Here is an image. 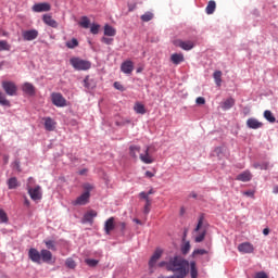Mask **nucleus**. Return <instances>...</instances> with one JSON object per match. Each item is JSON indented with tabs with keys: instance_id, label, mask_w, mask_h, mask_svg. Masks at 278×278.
Segmentation results:
<instances>
[{
	"instance_id": "f257e3e1",
	"label": "nucleus",
	"mask_w": 278,
	"mask_h": 278,
	"mask_svg": "<svg viewBox=\"0 0 278 278\" xmlns=\"http://www.w3.org/2000/svg\"><path fill=\"white\" fill-rule=\"evenodd\" d=\"M188 266H190V263L179 255L169 258L167 270L176 273L169 278H186V275H188Z\"/></svg>"
},
{
	"instance_id": "f03ea898",
	"label": "nucleus",
	"mask_w": 278,
	"mask_h": 278,
	"mask_svg": "<svg viewBox=\"0 0 278 278\" xmlns=\"http://www.w3.org/2000/svg\"><path fill=\"white\" fill-rule=\"evenodd\" d=\"M70 64L75 68V71H90L92 63L87 60H83L79 58H72L70 59Z\"/></svg>"
},
{
	"instance_id": "7ed1b4c3",
	"label": "nucleus",
	"mask_w": 278,
	"mask_h": 278,
	"mask_svg": "<svg viewBox=\"0 0 278 278\" xmlns=\"http://www.w3.org/2000/svg\"><path fill=\"white\" fill-rule=\"evenodd\" d=\"M203 220H204V217H203V215H201L198 219V225L194 229V233H198L195 236L194 242H203V240H205L207 230L205 228H203Z\"/></svg>"
},
{
	"instance_id": "20e7f679",
	"label": "nucleus",
	"mask_w": 278,
	"mask_h": 278,
	"mask_svg": "<svg viewBox=\"0 0 278 278\" xmlns=\"http://www.w3.org/2000/svg\"><path fill=\"white\" fill-rule=\"evenodd\" d=\"M2 88L9 97H16V92L18 91V87H16V84L10 80L2 81Z\"/></svg>"
},
{
	"instance_id": "39448f33",
	"label": "nucleus",
	"mask_w": 278,
	"mask_h": 278,
	"mask_svg": "<svg viewBox=\"0 0 278 278\" xmlns=\"http://www.w3.org/2000/svg\"><path fill=\"white\" fill-rule=\"evenodd\" d=\"M28 194L33 201H40L42 199V191L40 186H36L31 188V186H27Z\"/></svg>"
},
{
	"instance_id": "423d86ee",
	"label": "nucleus",
	"mask_w": 278,
	"mask_h": 278,
	"mask_svg": "<svg viewBox=\"0 0 278 278\" xmlns=\"http://www.w3.org/2000/svg\"><path fill=\"white\" fill-rule=\"evenodd\" d=\"M52 103L56 108H66V99L62 96V93H52L51 94Z\"/></svg>"
},
{
	"instance_id": "0eeeda50",
	"label": "nucleus",
	"mask_w": 278,
	"mask_h": 278,
	"mask_svg": "<svg viewBox=\"0 0 278 278\" xmlns=\"http://www.w3.org/2000/svg\"><path fill=\"white\" fill-rule=\"evenodd\" d=\"M175 47H179L180 49H184V51H192L194 49V42L192 41H184L181 39H177L174 41Z\"/></svg>"
},
{
	"instance_id": "6e6552de",
	"label": "nucleus",
	"mask_w": 278,
	"mask_h": 278,
	"mask_svg": "<svg viewBox=\"0 0 278 278\" xmlns=\"http://www.w3.org/2000/svg\"><path fill=\"white\" fill-rule=\"evenodd\" d=\"M33 12H50L51 11V4L49 2H39L31 7Z\"/></svg>"
},
{
	"instance_id": "1a4fd4ad",
	"label": "nucleus",
	"mask_w": 278,
	"mask_h": 278,
	"mask_svg": "<svg viewBox=\"0 0 278 278\" xmlns=\"http://www.w3.org/2000/svg\"><path fill=\"white\" fill-rule=\"evenodd\" d=\"M90 203V193L84 192L75 201L72 202L73 205H88Z\"/></svg>"
},
{
	"instance_id": "9d476101",
	"label": "nucleus",
	"mask_w": 278,
	"mask_h": 278,
	"mask_svg": "<svg viewBox=\"0 0 278 278\" xmlns=\"http://www.w3.org/2000/svg\"><path fill=\"white\" fill-rule=\"evenodd\" d=\"M239 253L251 254L255 251V247L251 242H243L238 245Z\"/></svg>"
},
{
	"instance_id": "9b49d317",
	"label": "nucleus",
	"mask_w": 278,
	"mask_h": 278,
	"mask_svg": "<svg viewBox=\"0 0 278 278\" xmlns=\"http://www.w3.org/2000/svg\"><path fill=\"white\" fill-rule=\"evenodd\" d=\"M28 257L35 264H40V262H41V252L39 253L35 248H31L28 251Z\"/></svg>"
},
{
	"instance_id": "f8f14e48",
	"label": "nucleus",
	"mask_w": 278,
	"mask_h": 278,
	"mask_svg": "<svg viewBox=\"0 0 278 278\" xmlns=\"http://www.w3.org/2000/svg\"><path fill=\"white\" fill-rule=\"evenodd\" d=\"M122 73H125V75H131L134 73V62L132 61H125L121 65Z\"/></svg>"
},
{
	"instance_id": "ddd939ff",
	"label": "nucleus",
	"mask_w": 278,
	"mask_h": 278,
	"mask_svg": "<svg viewBox=\"0 0 278 278\" xmlns=\"http://www.w3.org/2000/svg\"><path fill=\"white\" fill-rule=\"evenodd\" d=\"M114 220H115L114 217H110L104 223V231H105L106 236H110L112 233V231H114V229H116V224L114 223Z\"/></svg>"
},
{
	"instance_id": "4468645a",
	"label": "nucleus",
	"mask_w": 278,
	"mask_h": 278,
	"mask_svg": "<svg viewBox=\"0 0 278 278\" xmlns=\"http://www.w3.org/2000/svg\"><path fill=\"white\" fill-rule=\"evenodd\" d=\"M22 36H23L24 40H26V41L36 40V38H38V30H36V29L24 30L22 33Z\"/></svg>"
},
{
	"instance_id": "2eb2a0df",
	"label": "nucleus",
	"mask_w": 278,
	"mask_h": 278,
	"mask_svg": "<svg viewBox=\"0 0 278 278\" xmlns=\"http://www.w3.org/2000/svg\"><path fill=\"white\" fill-rule=\"evenodd\" d=\"M42 22L45 23V25H48V27H53V29H58V21L53 20V16L45 14L42 16Z\"/></svg>"
},
{
	"instance_id": "dca6fc26",
	"label": "nucleus",
	"mask_w": 278,
	"mask_h": 278,
	"mask_svg": "<svg viewBox=\"0 0 278 278\" xmlns=\"http://www.w3.org/2000/svg\"><path fill=\"white\" fill-rule=\"evenodd\" d=\"M247 126L249 129H261V127H264V124L256 118L251 117L247 121Z\"/></svg>"
},
{
	"instance_id": "f3484780",
	"label": "nucleus",
	"mask_w": 278,
	"mask_h": 278,
	"mask_svg": "<svg viewBox=\"0 0 278 278\" xmlns=\"http://www.w3.org/2000/svg\"><path fill=\"white\" fill-rule=\"evenodd\" d=\"M162 249H156L155 252L153 253V255L151 256L150 261H149V266L150 268H153V266H155V264H157V260H160V257H162Z\"/></svg>"
},
{
	"instance_id": "a211bd4d",
	"label": "nucleus",
	"mask_w": 278,
	"mask_h": 278,
	"mask_svg": "<svg viewBox=\"0 0 278 278\" xmlns=\"http://www.w3.org/2000/svg\"><path fill=\"white\" fill-rule=\"evenodd\" d=\"M149 147L146 148L144 150V154H139V159L141 160V162H143V164H153V156H151V154H149Z\"/></svg>"
},
{
	"instance_id": "6ab92c4d",
	"label": "nucleus",
	"mask_w": 278,
	"mask_h": 278,
	"mask_svg": "<svg viewBox=\"0 0 278 278\" xmlns=\"http://www.w3.org/2000/svg\"><path fill=\"white\" fill-rule=\"evenodd\" d=\"M236 179L237 181L243 182L251 181V179H253V174H251L250 170H244L241 174H239Z\"/></svg>"
},
{
	"instance_id": "aec40b11",
	"label": "nucleus",
	"mask_w": 278,
	"mask_h": 278,
	"mask_svg": "<svg viewBox=\"0 0 278 278\" xmlns=\"http://www.w3.org/2000/svg\"><path fill=\"white\" fill-rule=\"evenodd\" d=\"M22 90L23 92H25V94H28L29 97H34V94H36V87H34L30 83H25L22 86Z\"/></svg>"
},
{
	"instance_id": "412c9836",
	"label": "nucleus",
	"mask_w": 278,
	"mask_h": 278,
	"mask_svg": "<svg viewBox=\"0 0 278 278\" xmlns=\"http://www.w3.org/2000/svg\"><path fill=\"white\" fill-rule=\"evenodd\" d=\"M45 128L47 131H54L55 130V121L51 117H45Z\"/></svg>"
},
{
	"instance_id": "4be33fe9",
	"label": "nucleus",
	"mask_w": 278,
	"mask_h": 278,
	"mask_svg": "<svg viewBox=\"0 0 278 278\" xmlns=\"http://www.w3.org/2000/svg\"><path fill=\"white\" fill-rule=\"evenodd\" d=\"M233 105H236V100L233 98H228L222 102L220 108L226 112L227 110H231Z\"/></svg>"
},
{
	"instance_id": "5701e85b",
	"label": "nucleus",
	"mask_w": 278,
	"mask_h": 278,
	"mask_svg": "<svg viewBox=\"0 0 278 278\" xmlns=\"http://www.w3.org/2000/svg\"><path fill=\"white\" fill-rule=\"evenodd\" d=\"M51 260H53V254L49 250H41V261L46 264H51Z\"/></svg>"
},
{
	"instance_id": "b1692460",
	"label": "nucleus",
	"mask_w": 278,
	"mask_h": 278,
	"mask_svg": "<svg viewBox=\"0 0 278 278\" xmlns=\"http://www.w3.org/2000/svg\"><path fill=\"white\" fill-rule=\"evenodd\" d=\"M94 218H97V211H88L84 215L83 222L92 224Z\"/></svg>"
},
{
	"instance_id": "393cba45",
	"label": "nucleus",
	"mask_w": 278,
	"mask_h": 278,
	"mask_svg": "<svg viewBox=\"0 0 278 278\" xmlns=\"http://www.w3.org/2000/svg\"><path fill=\"white\" fill-rule=\"evenodd\" d=\"M184 60L185 58L181 53H174L170 55V62H173V64L179 65L181 62H184Z\"/></svg>"
},
{
	"instance_id": "a878e982",
	"label": "nucleus",
	"mask_w": 278,
	"mask_h": 278,
	"mask_svg": "<svg viewBox=\"0 0 278 278\" xmlns=\"http://www.w3.org/2000/svg\"><path fill=\"white\" fill-rule=\"evenodd\" d=\"M140 147L130 146L129 147V155L132 156L134 160H138V155H140Z\"/></svg>"
},
{
	"instance_id": "bb28decb",
	"label": "nucleus",
	"mask_w": 278,
	"mask_h": 278,
	"mask_svg": "<svg viewBox=\"0 0 278 278\" xmlns=\"http://www.w3.org/2000/svg\"><path fill=\"white\" fill-rule=\"evenodd\" d=\"M21 184H18V179L16 177H12L8 180L9 190H16Z\"/></svg>"
},
{
	"instance_id": "cd10ccee",
	"label": "nucleus",
	"mask_w": 278,
	"mask_h": 278,
	"mask_svg": "<svg viewBox=\"0 0 278 278\" xmlns=\"http://www.w3.org/2000/svg\"><path fill=\"white\" fill-rule=\"evenodd\" d=\"M134 111L136 112V114H147V109L144 108V104L140 102L135 103Z\"/></svg>"
},
{
	"instance_id": "c85d7f7f",
	"label": "nucleus",
	"mask_w": 278,
	"mask_h": 278,
	"mask_svg": "<svg viewBox=\"0 0 278 278\" xmlns=\"http://www.w3.org/2000/svg\"><path fill=\"white\" fill-rule=\"evenodd\" d=\"M205 12L206 14H213L214 12H216V1L214 0L208 1L205 8Z\"/></svg>"
},
{
	"instance_id": "c756f323",
	"label": "nucleus",
	"mask_w": 278,
	"mask_h": 278,
	"mask_svg": "<svg viewBox=\"0 0 278 278\" xmlns=\"http://www.w3.org/2000/svg\"><path fill=\"white\" fill-rule=\"evenodd\" d=\"M104 36H111V37L116 36V28L106 24L104 26Z\"/></svg>"
},
{
	"instance_id": "7c9ffc66",
	"label": "nucleus",
	"mask_w": 278,
	"mask_h": 278,
	"mask_svg": "<svg viewBox=\"0 0 278 278\" xmlns=\"http://www.w3.org/2000/svg\"><path fill=\"white\" fill-rule=\"evenodd\" d=\"M190 275H191V278H198L199 277V270L197 269V263L195 262L190 263Z\"/></svg>"
},
{
	"instance_id": "2f4dec72",
	"label": "nucleus",
	"mask_w": 278,
	"mask_h": 278,
	"mask_svg": "<svg viewBox=\"0 0 278 278\" xmlns=\"http://www.w3.org/2000/svg\"><path fill=\"white\" fill-rule=\"evenodd\" d=\"M213 77H214L216 86H220V84H223V78H222L223 72H220V71L214 72Z\"/></svg>"
},
{
	"instance_id": "473e14b6",
	"label": "nucleus",
	"mask_w": 278,
	"mask_h": 278,
	"mask_svg": "<svg viewBox=\"0 0 278 278\" xmlns=\"http://www.w3.org/2000/svg\"><path fill=\"white\" fill-rule=\"evenodd\" d=\"M78 25L80 27H84V29H88V27H90V18H88V16H83Z\"/></svg>"
},
{
	"instance_id": "72a5a7b5",
	"label": "nucleus",
	"mask_w": 278,
	"mask_h": 278,
	"mask_svg": "<svg viewBox=\"0 0 278 278\" xmlns=\"http://www.w3.org/2000/svg\"><path fill=\"white\" fill-rule=\"evenodd\" d=\"M153 13L151 11H148L141 15V21H143V23H149V21H153Z\"/></svg>"
},
{
	"instance_id": "f704fd0d",
	"label": "nucleus",
	"mask_w": 278,
	"mask_h": 278,
	"mask_svg": "<svg viewBox=\"0 0 278 278\" xmlns=\"http://www.w3.org/2000/svg\"><path fill=\"white\" fill-rule=\"evenodd\" d=\"M0 105H3L4 108H10V100H8V98H5V94H3L2 92H0Z\"/></svg>"
},
{
	"instance_id": "c9c22d12",
	"label": "nucleus",
	"mask_w": 278,
	"mask_h": 278,
	"mask_svg": "<svg viewBox=\"0 0 278 278\" xmlns=\"http://www.w3.org/2000/svg\"><path fill=\"white\" fill-rule=\"evenodd\" d=\"M84 86L87 90H92V88H94V84H92V80L88 76L84 79Z\"/></svg>"
},
{
	"instance_id": "e433bc0d",
	"label": "nucleus",
	"mask_w": 278,
	"mask_h": 278,
	"mask_svg": "<svg viewBox=\"0 0 278 278\" xmlns=\"http://www.w3.org/2000/svg\"><path fill=\"white\" fill-rule=\"evenodd\" d=\"M264 118H266V121H268L269 123H275V121H277V118L273 116V112L268 110L264 112Z\"/></svg>"
},
{
	"instance_id": "4c0bfd02",
	"label": "nucleus",
	"mask_w": 278,
	"mask_h": 278,
	"mask_svg": "<svg viewBox=\"0 0 278 278\" xmlns=\"http://www.w3.org/2000/svg\"><path fill=\"white\" fill-rule=\"evenodd\" d=\"M10 49H12V47L7 40H0V51H10Z\"/></svg>"
},
{
	"instance_id": "58836bf2",
	"label": "nucleus",
	"mask_w": 278,
	"mask_h": 278,
	"mask_svg": "<svg viewBox=\"0 0 278 278\" xmlns=\"http://www.w3.org/2000/svg\"><path fill=\"white\" fill-rule=\"evenodd\" d=\"M67 49H75V47H79V41L77 39L73 38L71 41L66 42Z\"/></svg>"
},
{
	"instance_id": "ea45409f",
	"label": "nucleus",
	"mask_w": 278,
	"mask_h": 278,
	"mask_svg": "<svg viewBox=\"0 0 278 278\" xmlns=\"http://www.w3.org/2000/svg\"><path fill=\"white\" fill-rule=\"evenodd\" d=\"M85 262H86V265L90 266L91 268H94V266H97V264H99V261H97L94 258H87Z\"/></svg>"
},
{
	"instance_id": "a19ab883",
	"label": "nucleus",
	"mask_w": 278,
	"mask_h": 278,
	"mask_svg": "<svg viewBox=\"0 0 278 278\" xmlns=\"http://www.w3.org/2000/svg\"><path fill=\"white\" fill-rule=\"evenodd\" d=\"M47 249H49L50 251H58V249L55 248V242L49 240L45 242Z\"/></svg>"
},
{
	"instance_id": "79ce46f5",
	"label": "nucleus",
	"mask_w": 278,
	"mask_h": 278,
	"mask_svg": "<svg viewBox=\"0 0 278 278\" xmlns=\"http://www.w3.org/2000/svg\"><path fill=\"white\" fill-rule=\"evenodd\" d=\"M0 223H8V214L3 208H0Z\"/></svg>"
},
{
	"instance_id": "37998d69",
	"label": "nucleus",
	"mask_w": 278,
	"mask_h": 278,
	"mask_svg": "<svg viewBox=\"0 0 278 278\" xmlns=\"http://www.w3.org/2000/svg\"><path fill=\"white\" fill-rule=\"evenodd\" d=\"M83 188L85 192H88V194H90V192L94 190V186L90 185L89 182H86L85 185H83Z\"/></svg>"
},
{
	"instance_id": "c03bdc74",
	"label": "nucleus",
	"mask_w": 278,
	"mask_h": 278,
	"mask_svg": "<svg viewBox=\"0 0 278 278\" xmlns=\"http://www.w3.org/2000/svg\"><path fill=\"white\" fill-rule=\"evenodd\" d=\"M65 266H67V268H75V266H77L75 264V261L73 258H67L66 262H65Z\"/></svg>"
},
{
	"instance_id": "a18cd8bd",
	"label": "nucleus",
	"mask_w": 278,
	"mask_h": 278,
	"mask_svg": "<svg viewBox=\"0 0 278 278\" xmlns=\"http://www.w3.org/2000/svg\"><path fill=\"white\" fill-rule=\"evenodd\" d=\"M189 251H190V242H186L181 248V252L184 253V255H188Z\"/></svg>"
},
{
	"instance_id": "49530a36",
	"label": "nucleus",
	"mask_w": 278,
	"mask_h": 278,
	"mask_svg": "<svg viewBox=\"0 0 278 278\" xmlns=\"http://www.w3.org/2000/svg\"><path fill=\"white\" fill-rule=\"evenodd\" d=\"M254 168H260L261 170H267L268 169V164L264 163V164H260V163H255L253 165Z\"/></svg>"
},
{
	"instance_id": "de8ad7c7",
	"label": "nucleus",
	"mask_w": 278,
	"mask_h": 278,
	"mask_svg": "<svg viewBox=\"0 0 278 278\" xmlns=\"http://www.w3.org/2000/svg\"><path fill=\"white\" fill-rule=\"evenodd\" d=\"M151 212V200L146 201V205L143 207V213L149 214Z\"/></svg>"
},
{
	"instance_id": "09e8293b",
	"label": "nucleus",
	"mask_w": 278,
	"mask_h": 278,
	"mask_svg": "<svg viewBox=\"0 0 278 278\" xmlns=\"http://www.w3.org/2000/svg\"><path fill=\"white\" fill-rule=\"evenodd\" d=\"M114 89L119 90L121 92H125V87L118 81L114 83Z\"/></svg>"
},
{
	"instance_id": "8fccbe9b",
	"label": "nucleus",
	"mask_w": 278,
	"mask_h": 278,
	"mask_svg": "<svg viewBox=\"0 0 278 278\" xmlns=\"http://www.w3.org/2000/svg\"><path fill=\"white\" fill-rule=\"evenodd\" d=\"M193 255H207V251L204 249H198L193 251Z\"/></svg>"
},
{
	"instance_id": "3c124183",
	"label": "nucleus",
	"mask_w": 278,
	"mask_h": 278,
	"mask_svg": "<svg viewBox=\"0 0 278 278\" xmlns=\"http://www.w3.org/2000/svg\"><path fill=\"white\" fill-rule=\"evenodd\" d=\"M118 229L122 231V233H125V230L127 229V224L125 222L118 223Z\"/></svg>"
},
{
	"instance_id": "603ef678",
	"label": "nucleus",
	"mask_w": 278,
	"mask_h": 278,
	"mask_svg": "<svg viewBox=\"0 0 278 278\" xmlns=\"http://www.w3.org/2000/svg\"><path fill=\"white\" fill-rule=\"evenodd\" d=\"M99 25L98 24H93L91 27H90V31H91V34H93V35H97V34H99Z\"/></svg>"
},
{
	"instance_id": "864d4df0",
	"label": "nucleus",
	"mask_w": 278,
	"mask_h": 278,
	"mask_svg": "<svg viewBox=\"0 0 278 278\" xmlns=\"http://www.w3.org/2000/svg\"><path fill=\"white\" fill-rule=\"evenodd\" d=\"M254 278H268V274L265 271H258L254 275Z\"/></svg>"
},
{
	"instance_id": "5fc2aeb1",
	"label": "nucleus",
	"mask_w": 278,
	"mask_h": 278,
	"mask_svg": "<svg viewBox=\"0 0 278 278\" xmlns=\"http://www.w3.org/2000/svg\"><path fill=\"white\" fill-rule=\"evenodd\" d=\"M101 42H103L104 45H112V42H114V39L108 38V37H102Z\"/></svg>"
},
{
	"instance_id": "6e6d98bb",
	"label": "nucleus",
	"mask_w": 278,
	"mask_h": 278,
	"mask_svg": "<svg viewBox=\"0 0 278 278\" xmlns=\"http://www.w3.org/2000/svg\"><path fill=\"white\" fill-rule=\"evenodd\" d=\"M139 197H140L141 199H144V201H151V198H149V193H147V192H144V191H142V192L139 194Z\"/></svg>"
},
{
	"instance_id": "4d7b16f0",
	"label": "nucleus",
	"mask_w": 278,
	"mask_h": 278,
	"mask_svg": "<svg viewBox=\"0 0 278 278\" xmlns=\"http://www.w3.org/2000/svg\"><path fill=\"white\" fill-rule=\"evenodd\" d=\"M195 103H198V105H205V98L203 97L197 98Z\"/></svg>"
},
{
	"instance_id": "13d9d810",
	"label": "nucleus",
	"mask_w": 278,
	"mask_h": 278,
	"mask_svg": "<svg viewBox=\"0 0 278 278\" xmlns=\"http://www.w3.org/2000/svg\"><path fill=\"white\" fill-rule=\"evenodd\" d=\"M164 266H165L166 270H168V262L162 261L161 263H159L160 268H164Z\"/></svg>"
},
{
	"instance_id": "bf43d9fd",
	"label": "nucleus",
	"mask_w": 278,
	"mask_h": 278,
	"mask_svg": "<svg viewBox=\"0 0 278 278\" xmlns=\"http://www.w3.org/2000/svg\"><path fill=\"white\" fill-rule=\"evenodd\" d=\"M36 184V180L33 177L28 178L27 187L30 186V188Z\"/></svg>"
},
{
	"instance_id": "052dcab7",
	"label": "nucleus",
	"mask_w": 278,
	"mask_h": 278,
	"mask_svg": "<svg viewBox=\"0 0 278 278\" xmlns=\"http://www.w3.org/2000/svg\"><path fill=\"white\" fill-rule=\"evenodd\" d=\"M243 194L245 197H251V198L255 197V192H253V191H244Z\"/></svg>"
},
{
	"instance_id": "680f3d73",
	"label": "nucleus",
	"mask_w": 278,
	"mask_h": 278,
	"mask_svg": "<svg viewBox=\"0 0 278 278\" xmlns=\"http://www.w3.org/2000/svg\"><path fill=\"white\" fill-rule=\"evenodd\" d=\"M146 177H149V179H151V177H155V174H153L152 172L147 170L146 172Z\"/></svg>"
},
{
	"instance_id": "e2e57ef3",
	"label": "nucleus",
	"mask_w": 278,
	"mask_h": 278,
	"mask_svg": "<svg viewBox=\"0 0 278 278\" xmlns=\"http://www.w3.org/2000/svg\"><path fill=\"white\" fill-rule=\"evenodd\" d=\"M128 10L129 12H134V10H136V4H129Z\"/></svg>"
},
{
	"instance_id": "0e129e2a",
	"label": "nucleus",
	"mask_w": 278,
	"mask_h": 278,
	"mask_svg": "<svg viewBox=\"0 0 278 278\" xmlns=\"http://www.w3.org/2000/svg\"><path fill=\"white\" fill-rule=\"evenodd\" d=\"M263 233H264L265 236H268V233H270V229L265 228V229L263 230Z\"/></svg>"
},
{
	"instance_id": "69168bd1",
	"label": "nucleus",
	"mask_w": 278,
	"mask_h": 278,
	"mask_svg": "<svg viewBox=\"0 0 278 278\" xmlns=\"http://www.w3.org/2000/svg\"><path fill=\"white\" fill-rule=\"evenodd\" d=\"M134 223H136L137 225H142V222L140 219H138V218H135Z\"/></svg>"
},
{
	"instance_id": "338daca9",
	"label": "nucleus",
	"mask_w": 278,
	"mask_h": 278,
	"mask_svg": "<svg viewBox=\"0 0 278 278\" xmlns=\"http://www.w3.org/2000/svg\"><path fill=\"white\" fill-rule=\"evenodd\" d=\"M85 173H88V169H81V170H79V175H84Z\"/></svg>"
},
{
	"instance_id": "774afa93",
	"label": "nucleus",
	"mask_w": 278,
	"mask_h": 278,
	"mask_svg": "<svg viewBox=\"0 0 278 278\" xmlns=\"http://www.w3.org/2000/svg\"><path fill=\"white\" fill-rule=\"evenodd\" d=\"M24 205H27L29 207V201L25 198Z\"/></svg>"
}]
</instances>
